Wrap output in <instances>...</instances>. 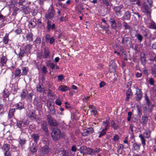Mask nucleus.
<instances>
[{
	"label": "nucleus",
	"instance_id": "obj_1",
	"mask_svg": "<svg viewBox=\"0 0 156 156\" xmlns=\"http://www.w3.org/2000/svg\"><path fill=\"white\" fill-rule=\"evenodd\" d=\"M51 129V135L53 140L54 141L58 140L62 135L61 130L57 127L52 128Z\"/></svg>",
	"mask_w": 156,
	"mask_h": 156
},
{
	"label": "nucleus",
	"instance_id": "obj_2",
	"mask_svg": "<svg viewBox=\"0 0 156 156\" xmlns=\"http://www.w3.org/2000/svg\"><path fill=\"white\" fill-rule=\"evenodd\" d=\"M151 131L150 130H147L145 131L143 133V134H140L139 137L140 138L141 143L144 147L145 145V140L144 136L146 138H149L151 136Z\"/></svg>",
	"mask_w": 156,
	"mask_h": 156
},
{
	"label": "nucleus",
	"instance_id": "obj_3",
	"mask_svg": "<svg viewBox=\"0 0 156 156\" xmlns=\"http://www.w3.org/2000/svg\"><path fill=\"white\" fill-rule=\"evenodd\" d=\"M55 13V10L52 6V5L51 4L48 9V13L45 15V17L46 19L47 20V21L50 20H52L54 18Z\"/></svg>",
	"mask_w": 156,
	"mask_h": 156
},
{
	"label": "nucleus",
	"instance_id": "obj_4",
	"mask_svg": "<svg viewBox=\"0 0 156 156\" xmlns=\"http://www.w3.org/2000/svg\"><path fill=\"white\" fill-rule=\"evenodd\" d=\"M47 119L48 124L51 128V129L52 128L57 127V126L58 125L57 122L50 115H47Z\"/></svg>",
	"mask_w": 156,
	"mask_h": 156
},
{
	"label": "nucleus",
	"instance_id": "obj_5",
	"mask_svg": "<svg viewBox=\"0 0 156 156\" xmlns=\"http://www.w3.org/2000/svg\"><path fill=\"white\" fill-rule=\"evenodd\" d=\"M131 84V82L130 81L127 83V90H126V101H129V98L132 97L133 95L131 90L130 89Z\"/></svg>",
	"mask_w": 156,
	"mask_h": 156
},
{
	"label": "nucleus",
	"instance_id": "obj_6",
	"mask_svg": "<svg viewBox=\"0 0 156 156\" xmlns=\"http://www.w3.org/2000/svg\"><path fill=\"white\" fill-rule=\"evenodd\" d=\"M40 152L42 155H47L48 156L51 153V149L48 146L45 145L41 147Z\"/></svg>",
	"mask_w": 156,
	"mask_h": 156
},
{
	"label": "nucleus",
	"instance_id": "obj_7",
	"mask_svg": "<svg viewBox=\"0 0 156 156\" xmlns=\"http://www.w3.org/2000/svg\"><path fill=\"white\" fill-rule=\"evenodd\" d=\"M123 7V5L121 4L119 6H116L114 8V10L117 16L120 17L122 16V11L121 9Z\"/></svg>",
	"mask_w": 156,
	"mask_h": 156
},
{
	"label": "nucleus",
	"instance_id": "obj_8",
	"mask_svg": "<svg viewBox=\"0 0 156 156\" xmlns=\"http://www.w3.org/2000/svg\"><path fill=\"white\" fill-rule=\"evenodd\" d=\"M116 66L113 60L110 61L109 64V71L110 72H113L115 71Z\"/></svg>",
	"mask_w": 156,
	"mask_h": 156
},
{
	"label": "nucleus",
	"instance_id": "obj_9",
	"mask_svg": "<svg viewBox=\"0 0 156 156\" xmlns=\"http://www.w3.org/2000/svg\"><path fill=\"white\" fill-rule=\"evenodd\" d=\"M151 7H149L148 5L144 4L141 7V10L143 12L148 14L151 13Z\"/></svg>",
	"mask_w": 156,
	"mask_h": 156
},
{
	"label": "nucleus",
	"instance_id": "obj_10",
	"mask_svg": "<svg viewBox=\"0 0 156 156\" xmlns=\"http://www.w3.org/2000/svg\"><path fill=\"white\" fill-rule=\"evenodd\" d=\"M94 131V129L92 127H90L84 130L83 132L81 133L82 135L83 136H86L92 133Z\"/></svg>",
	"mask_w": 156,
	"mask_h": 156
},
{
	"label": "nucleus",
	"instance_id": "obj_11",
	"mask_svg": "<svg viewBox=\"0 0 156 156\" xmlns=\"http://www.w3.org/2000/svg\"><path fill=\"white\" fill-rule=\"evenodd\" d=\"M41 128L46 133H48V129L46 122L44 120L41 121Z\"/></svg>",
	"mask_w": 156,
	"mask_h": 156
},
{
	"label": "nucleus",
	"instance_id": "obj_12",
	"mask_svg": "<svg viewBox=\"0 0 156 156\" xmlns=\"http://www.w3.org/2000/svg\"><path fill=\"white\" fill-rule=\"evenodd\" d=\"M7 58L5 56L3 55L0 59V66H4L6 65Z\"/></svg>",
	"mask_w": 156,
	"mask_h": 156
},
{
	"label": "nucleus",
	"instance_id": "obj_13",
	"mask_svg": "<svg viewBox=\"0 0 156 156\" xmlns=\"http://www.w3.org/2000/svg\"><path fill=\"white\" fill-rule=\"evenodd\" d=\"M47 28L48 30H54L55 29V25L54 23H52L50 20H48Z\"/></svg>",
	"mask_w": 156,
	"mask_h": 156
},
{
	"label": "nucleus",
	"instance_id": "obj_14",
	"mask_svg": "<svg viewBox=\"0 0 156 156\" xmlns=\"http://www.w3.org/2000/svg\"><path fill=\"white\" fill-rule=\"evenodd\" d=\"M28 115L31 120H34L36 118V115L33 111H30Z\"/></svg>",
	"mask_w": 156,
	"mask_h": 156
},
{
	"label": "nucleus",
	"instance_id": "obj_15",
	"mask_svg": "<svg viewBox=\"0 0 156 156\" xmlns=\"http://www.w3.org/2000/svg\"><path fill=\"white\" fill-rule=\"evenodd\" d=\"M50 52L49 50L47 48H45L44 51V54L42 56L43 58H49Z\"/></svg>",
	"mask_w": 156,
	"mask_h": 156
},
{
	"label": "nucleus",
	"instance_id": "obj_16",
	"mask_svg": "<svg viewBox=\"0 0 156 156\" xmlns=\"http://www.w3.org/2000/svg\"><path fill=\"white\" fill-rule=\"evenodd\" d=\"M110 23L111 24V28L115 30L116 28V23L115 20L113 19H110L109 20Z\"/></svg>",
	"mask_w": 156,
	"mask_h": 156
},
{
	"label": "nucleus",
	"instance_id": "obj_17",
	"mask_svg": "<svg viewBox=\"0 0 156 156\" xmlns=\"http://www.w3.org/2000/svg\"><path fill=\"white\" fill-rule=\"evenodd\" d=\"M31 137L34 142L36 143H37L39 139V136L37 133H33L31 135Z\"/></svg>",
	"mask_w": 156,
	"mask_h": 156
},
{
	"label": "nucleus",
	"instance_id": "obj_18",
	"mask_svg": "<svg viewBox=\"0 0 156 156\" xmlns=\"http://www.w3.org/2000/svg\"><path fill=\"white\" fill-rule=\"evenodd\" d=\"M58 90L62 92H65L69 90V87L65 85H61L59 86L58 89Z\"/></svg>",
	"mask_w": 156,
	"mask_h": 156
},
{
	"label": "nucleus",
	"instance_id": "obj_19",
	"mask_svg": "<svg viewBox=\"0 0 156 156\" xmlns=\"http://www.w3.org/2000/svg\"><path fill=\"white\" fill-rule=\"evenodd\" d=\"M136 94L137 96L136 98L137 100L140 101L142 97V92L140 89H138V90L137 91Z\"/></svg>",
	"mask_w": 156,
	"mask_h": 156
},
{
	"label": "nucleus",
	"instance_id": "obj_20",
	"mask_svg": "<svg viewBox=\"0 0 156 156\" xmlns=\"http://www.w3.org/2000/svg\"><path fill=\"white\" fill-rule=\"evenodd\" d=\"M15 111V108H12L9 110L8 115V118L11 119L14 116V113Z\"/></svg>",
	"mask_w": 156,
	"mask_h": 156
},
{
	"label": "nucleus",
	"instance_id": "obj_21",
	"mask_svg": "<svg viewBox=\"0 0 156 156\" xmlns=\"http://www.w3.org/2000/svg\"><path fill=\"white\" fill-rule=\"evenodd\" d=\"M149 23H150L149 25V28L151 29H156V26L154 22L151 20H148Z\"/></svg>",
	"mask_w": 156,
	"mask_h": 156
},
{
	"label": "nucleus",
	"instance_id": "obj_22",
	"mask_svg": "<svg viewBox=\"0 0 156 156\" xmlns=\"http://www.w3.org/2000/svg\"><path fill=\"white\" fill-rule=\"evenodd\" d=\"M9 34L8 33H6L5 36L3 37V41L4 44H8L9 41Z\"/></svg>",
	"mask_w": 156,
	"mask_h": 156
},
{
	"label": "nucleus",
	"instance_id": "obj_23",
	"mask_svg": "<svg viewBox=\"0 0 156 156\" xmlns=\"http://www.w3.org/2000/svg\"><path fill=\"white\" fill-rule=\"evenodd\" d=\"M83 149H85L86 151H87V154L91 155L93 154L94 149L92 148L85 147H84Z\"/></svg>",
	"mask_w": 156,
	"mask_h": 156
},
{
	"label": "nucleus",
	"instance_id": "obj_24",
	"mask_svg": "<svg viewBox=\"0 0 156 156\" xmlns=\"http://www.w3.org/2000/svg\"><path fill=\"white\" fill-rule=\"evenodd\" d=\"M21 69L22 71L21 74V75H26L29 70L28 68L27 67H22Z\"/></svg>",
	"mask_w": 156,
	"mask_h": 156
},
{
	"label": "nucleus",
	"instance_id": "obj_25",
	"mask_svg": "<svg viewBox=\"0 0 156 156\" xmlns=\"http://www.w3.org/2000/svg\"><path fill=\"white\" fill-rule=\"evenodd\" d=\"M89 107L90 109V112H92L94 115H95L97 114V112L94 106L90 105Z\"/></svg>",
	"mask_w": 156,
	"mask_h": 156
},
{
	"label": "nucleus",
	"instance_id": "obj_26",
	"mask_svg": "<svg viewBox=\"0 0 156 156\" xmlns=\"http://www.w3.org/2000/svg\"><path fill=\"white\" fill-rule=\"evenodd\" d=\"M122 43L124 44L127 43L128 41H130V38L129 37H122Z\"/></svg>",
	"mask_w": 156,
	"mask_h": 156
},
{
	"label": "nucleus",
	"instance_id": "obj_27",
	"mask_svg": "<svg viewBox=\"0 0 156 156\" xmlns=\"http://www.w3.org/2000/svg\"><path fill=\"white\" fill-rule=\"evenodd\" d=\"M16 109L21 110L23 108L24 105L21 102H19L15 105Z\"/></svg>",
	"mask_w": 156,
	"mask_h": 156
},
{
	"label": "nucleus",
	"instance_id": "obj_28",
	"mask_svg": "<svg viewBox=\"0 0 156 156\" xmlns=\"http://www.w3.org/2000/svg\"><path fill=\"white\" fill-rule=\"evenodd\" d=\"M32 45L30 44H27L24 48V50L27 53H29L32 48Z\"/></svg>",
	"mask_w": 156,
	"mask_h": 156
},
{
	"label": "nucleus",
	"instance_id": "obj_29",
	"mask_svg": "<svg viewBox=\"0 0 156 156\" xmlns=\"http://www.w3.org/2000/svg\"><path fill=\"white\" fill-rule=\"evenodd\" d=\"M3 151L4 152L9 151V145L7 144H4L2 147Z\"/></svg>",
	"mask_w": 156,
	"mask_h": 156
},
{
	"label": "nucleus",
	"instance_id": "obj_30",
	"mask_svg": "<svg viewBox=\"0 0 156 156\" xmlns=\"http://www.w3.org/2000/svg\"><path fill=\"white\" fill-rule=\"evenodd\" d=\"M107 129L108 128H104L101 132L98 133H99V135L98 136L99 138H100L105 135L106 133Z\"/></svg>",
	"mask_w": 156,
	"mask_h": 156
},
{
	"label": "nucleus",
	"instance_id": "obj_31",
	"mask_svg": "<svg viewBox=\"0 0 156 156\" xmlns=\"http://www.w3.org/2000/svg\"><path fill=\"white\" fill-rule=\"evenodd\" d=\"M28 92L25 89L23 90L21 94V97L22 98H25L27 96Z\"/></svg>",
	"mask_w": 156,
	"mask_h": 156
},
{
	"label": "nucleus",
	"instance_id": "obj_32",
	"mask_svg": "<svg viewBox=\"0 0 156 156\" xmlns=\"http://www.w3.org/2000/svg\"><path fill=\"white\" fill-rule=\"evenodd\" d=\"M33 34L31 33H28V34H27L26 36L27 40L29 41H32L33 40Z\"/></svg>",
	"mask_w": 156,
	"mask_h": 156
},
{
	"label": "nucleus",
	"instance_id": "obj_33",
	"mask_svg": "<svg viewBox=\"0 0 156 156\" xmlns=\"http://www.w3.org/2000/svg\"><path fill=\"white\" fill-rule=\"evenodd\" d=\"M21 73V69L18 68L16 69L14 73L15 77L20 76L21 75V74H20Z\"/></svg>",
	"mask_w": 156,
	"mask_h": 156
},
{
	"label": "nucleus",
	"instance_id": "obj_34",
	"mask_svg": "<svg viewBox=\"0 0 156 156\" xmlns=\"http://www.w3.org/2000/svg\"><path fill=\"white\" fill-rule=\"evenodd\" d=\"M111 125L115 130L117 129L119 127V125L115 123L114 121L111 122Z\"/></svg>",
	"mask_w": 156,
	"mask_h": 156
},
{
	"label": "nucleus",
	"instance_id": "obj_35",
	"mask_svg": "<svg viewBox=\"0 0 156 156\" xmlns=\"http://www.w3.org/2000/svg\"><path fill=\"white\" fill-rule=\"evenodd\" d=\"M36 20L35 19H33L29 22V26L31 27H35L36 25Z\"/></svg>",
	"mask_w": 156,
	"mask_h": 156
},
{
	"label": "nucleus",
	"instance_id": "obj_36",
	"mask_svg": "<svg viewBox=\"0 0 156 156\" xmlns=\"http://www.w3.org/2000/svg\"><path fill=\"white\" fill-rule=\"evenodd\" d=\"M131 17V14L130 12L128 11H127L125 13L124 16V19L126 20H129L130 19Z\"/></svg>",
	"mask_w": 156,
	"mask_h": 156
},
{
	"label": "nucleus",
	"instance_id": "obj_37",
	"mask_svg": "<svg viewBox=\"0 0 156 156\" xmlns=\"http://www.w3.org/2000/svg\"><path fill=\"white\" fill-rule=\"evenodd\" d=\"M145 100L146 101V104L149 106H152V104L148 98L147 94L145 95Z\"/></svg>",
	"mask_w": 156,
	"mask_h": 156
},
{
	"label": "nucleus",
	"instance_id": "obj_38",
	"mask_svg": "<svg viewBox=\"0 0 156 156\" xmlns=\"http://www.w3.org/2000/svg\"><path fill=\"white\" fill-rule=\"evenodd\" d=\"M135 36L137 37V39L140 42L142 41L143 37L141 34H136L135 35Z\"/></svg>",
	"mask_w": 156,
	"mask_h": 156
},
{
	"label": "nucleus",
	"instance_id": "obj_39",
	"mask_svg": "<svg viewBox=\"0 0 156 156\" xmlns=\"http://www.w3.org/2000/svg\"><path fill=\"white\" fill-rule=\"evenodd\" d=\"M43 89V86L42 84L38 85L36 87L37 90L40 93L42 92Z\"/></svg>",
	"mask_w": 156,
	"mask_h": 156
},
{
	"label": "nucleus",
	"instance_id": "obj_40",
	"mask_svg": "<svg viewBox=\"0 0 156 156\" xmlns=\"http://www.w3.org/2000/svg\"><path fill=\"white\" fill-rule=\"evenodd\" d=\"M30 8L28 6L25 7L23 9V12L25 14H28L30 12Z\"/></svg>",
	"mask_w": 156,
	"mask_h": 156
},
{
	"label": "nucleus",
	"instance_id": "obj_41",
	"mask_svg": "<svg viewBox=\"0 0 156 156\" xmlns=\"http://www.w3.org/2000/svg\"><path fill=\"white\" fill-rule=\"evenodd\" d=\"M16 125L17 127L20 128H21L23 127V122L22 121L20 120L17 121L16 123Z\"/></svg>",
	"mask_w": 156,
	"mask_h": 156
},
{
	"label": "nucleus",
	"instance_id": "obj_42",
	"mask_svg": "<svg viewBox=\"0 0 156 156\" xmlns=\"http://www.w3.org/2000/svg\"><path fill=\"white\" fill-rule=\"evenodd\" d=\"M47 95L49 97H51L55 98L56 97V96L55 94L52 92V91L50 89H49Z\"/></svg>",
	"mask_w": 156,
	"mask_h": 156
},
{
	"label": "nucleus",
	"instance_id": "obj_43",
	"mask_svg": "<svg viewBox=\"0 0 156 156\" xmlns=\"http://www.w3.org/2000/svg\"><path fill=\"white\" fill-rule=\"evenodd\" d=\"M123 26L125 30H129L131 29L130 26L126 22L123 23Z\"/></svg>",
	"mask_w": 156,
	"mask_h": 156
},
{
	"label": "nucleus",
	"instance_id": "obj_44",
	"mask_svg": "<svg viewBox=\"0 0 156 156\" xmlns=\"http://www.w3.org/2000/svg\"><path fill=\"white\" fill-rule=\"evenodd\" d=\"M142 120L143 124H146L147 122V116H143L142 118Z\"/></svg>",
	"mask_w": 156,
	"mask_h": 156
},
{
	"label": "nucleus",
	"instance_id": "obj_45",
	"mask_svg": "<svg viewBox=\"0 0 156 156\" xmlns=\"http://www.w3.org/2000/svg\"><path fill=\"white\" fill-rule=\"evenodd\" d=\"M152 107V106H149L146 104L144 106V109L146 111H150Z\"/></svg>",
	"mask_w": 156,
	"mask_h": 156
},
{
	"label": "nucleus",
	"instance_id": "obj_46",
	"mask_svg": "<svg viewBox=\"0 0 156 156\" xmlns=\"http://www.w3.org/2000/svg\"><path fill=\"white\" fill-rule=\"evenodd\" d=\"M3 96L4 98H6L8 97L9 95V93L8 90L6 89L4 90L3 91Z\"/></svg>",
	"mask_w": 156,
	"mask_h": 156
},
{
	"label": "nucleus",
	"instance_id": "obj_47",
	"mask_svg": "<svg viewBox=\"0 0 156 156\" xmlns=\"http://www.w3.org/2000/svg\"><path fill=\"white\" fill-rule=\"evenodd\" d=\"M33 95V94L32 93H30L29 94H28L25 98L30 101H31L32 99V97Z\"/></svg>",
	"mask_w": 156,
	"mask_h": 156
},
{
	"label": "nucleus",
	"instance_id": "obj_48",
	"mask_svg": "<svg viewBox=\"0 0 156 156\" xmlns=\"http://www.w3.org/2000/svg\"><path fill=\"white\" fill-rule=\"evenodd\" d=\"M24 53L25 51L24 50H20V52L19 54V56L21 60H22V58L24 56Z\"/></svg>",
	"mask_w": 156,
	"mask_h": 156
},
{
	"label": "nucleus",
	"instance_id": "obj_49",
	"mask_svg": "<svg viewBox=\"0 0 156 156\" xmlns=\"http://www.w3.org/2000/svg\"><path fill=\"white\" fill-rule=\"evenodd\" d=\"M37 149L36 147H33L30 149V151L32 153H35L37 151Z\"/></svg>",
	"mask_w": 156,
	"mask_h": 156
},
{
	"label": "nucleus",
	"instance_id": "obj_50",
	"mask_svg": "<svg viewBox=\"0 0 156 156\" xmlns=\"http://www.w3.org/2000/svg\"><path fill=\"white\" fill-rule=\"evenodd\" d=\"M55 103L58 106H60L62 104V102L59 99H57L55 101Z\"/></svg>",
	"mask_w": 156,
	"mask_h": 156
},
{
	"label": "nucleus",
	"instance_id": "obj_51",
	"mask_svg": "<svg viewBox=\"0 0 156 156\" xmlns=\"http://www.w3.org/2000/svg\"><path fill=\"white\" fill-rule=\"evenodd\" d=\"M0 20L2 22H4L6 20V17L2 14H0Z\"/></svg>",
	"mask_w": 156,
	"mask_h": 156
},
{
	"label": "nucleus",
	"instance_id": "obj_52",
	"mask_svg": "<svg viewBox=\"0 0 156 156\" xmlns=\"http://www.w3.org/2000/svg\"><path fill=\"white\" fill-rule=\"evenodd\" d=\"M103 124L105 125V128H108L107 127L109 125V121L107 119L105 121L103 122Z\"/></svg>",
	"mask_w": 156,
	"mask_h": 156
},
{
	"label": "nucleus",
	"instance_id": "obj_53",
	"mask_svg": "<svg viewBox=\"0 0 156 156\" xmlns=\"http://www.w3.org/2000/svg\"><path fill=\"white\" fill-rule=\"evenodd\" d=\"M22 122L23 127H24L25 126L28 125L29 124V122L27 120H24L22 121Z\"/></svg>",
	"mask_w": 156,
	"mask_h": 156
},
{
	"label": "nucleus",
	"instance_id": "obj_54",
	"mask_svg": "<svg viewBox=\"0 0 156 156\" xmlns=\"http://www.w3.org/2000/svg\"><path fill=\"white\" fill-rule=\"evenodd\" d=\"M141 60L142 64L144 65L145 64V58L144 56H141Z\"/></svg>",
	"mask_w": 156,
	"mask_h": 156
},
{
	"label": "nucleus",
	"instance_id": "obj_55",
	"mask_svg": "<svg viewBox=\"0 0 156 156\" xmlns=\"http://www.w3.org/2000/svg\"><path fill=\"white\" fill-rule=\"evenodd\" d=\"M109 25H107L106 27H105V29H104L105 30V32L106 33L108 34L110 32V30H109Z\"/></svg>",
	"mask_w": 156,
	"mask_h": 156
},
{
	"label": "nucleus",
	"instance_id": "obj_56",
	"mask_svg": "<svg viewBox=\"0 0 156 156\" xmlns=\"http://www.w3.org/2000/svg\"><path fill=\"white\" fill-rule=\"evenodd\" d=\"M123 148V146L122 145L119 144L118 145V149L119 151H122Z\"/></svg>",
	"mask_w": 156,
	"mask_h": 156
},
{
	"label": "nucleus",
	"instance_id": "obj_57",
	"mask_svg": "<svg viewBox=\"0 0 156 156\" xmlns=\"http://www.w3.org/2000/svg\"><path fill=\"white\" fill-rule=\"evenodd\" d=\"M41 42V39L40 38H37L36 39L34 42L37 44H40Z\"/></svg>",
	"mask_w": 156,
	"mask_h": 156
},
{
	"label": "nucleus",
	"instance_id": "obj_58",
	"mask_svg": "<svg viewBox=\"0 0 156 156\" xmlns=\"http://www.w3.org/2000/svg\"><path fill=\"white\" fill-rule=\"evenodd\" d=\"M58 80L59 81H62L63 79V76L62 75H60L58 76Z\"/></svg>",
	"mask_w": 156,
	"mask_h": 156
},
{
	"label": "nucleus",
	"instance_id": "obj_59",
	"mask_svg": "<svg viewBox=\"0 0 156 156\" xmlns=\"http://www.w3.org/2000/svg\"><path fill=\"white\" fill-rule=\"evenodd\" d=\"M50 37L51 36L49 34H48L46 35L45 36V38L47 42H48L49 41V39L51 38Z\"/></svg>",
	"mask_w": 156,
	"mask_h": 156
},
{
	"label": "nucleus",
	"instance_id": "obj_60",
	"mask_svg": "<svg viewBox=\"0 0 156 156\" xmlns=\"http://www.w3.org/2000/svg\"><path fill=\"white\" fill-rule=\"evenodd\" d=\"M152 74L154 77L156 76V69L152 68Z\"/></svg>",
	"mask_w": 156,
	"mask_h": 156
},
{
	"label": "nucleus",
	"instance_id": "obj_61",
	"mask_svg": "<svg viewBox=\"0 0 156 156\" xmlns=\"http://www.w3.org/2000/svg\"><path fill=\"white\" fill-rule=\"evenodd\" d=\"M119 139V136L117 135H115L114 136L113 139L114 141H116L117 140H118Z\"/></svg>",
	"mask_w": 156,
	"mask_h": 156
},
{
	"label": "nucleus",
	"instance_id": "obj_62",
	"mask_svg": "<svg viewBox=\"0 0 156 156\" xmlns=\"http://www.w3.org/2000/svg\"><path fill=\"white\" fill-rule=\"evenodd\" d=\"M149 83L151 85H153L154 83V81L152 78H150L149 79Z\"/></svg>",
	"mask_w": 156,
	"mask_h": 156
},
{
	"label": "nucleus",
	"instance_id": "obj_63",
	"mask_svg": "<svg viewBox=\"0 0 156 156\" xmlns=\"http://www.w3.org/2000/svg\"><path fill=\"white\" fill-rule=\"evenodd\" d=\"M4 156H11V154L9 151L5 152Z\"/></svg>",
	"mask_w": 156,
	"mask_h": 156
},
{
	"label": "nucleus",
	"instance_id": "obj_64",
	"mask_svg": "<svg viewBox=\"0 0 156 156\" xmlns=\"http://www.w3.org/2000/svg\"><path fill=\"white\" fill-rule=\"evenodd\" d=\"M50 44H52L55 41V38L53 37H52L49 39Z\"/></svg>",
	"mask_w": 156,
	"mask_h": 156
}]
</instances>
